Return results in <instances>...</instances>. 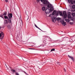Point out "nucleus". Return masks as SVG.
Wrapping results in <instances>:
<instances>
[{
	"instance_id": "1",
	"label": "nucleus",
	"mask_w": 75,
	"mask_h": 75,
	"mask_svg": "<svg viewBox=\"0 0 75 75\" xmlns=\"http://www.w3.org/2000/svg\"><path fill=\"white\" fill-rule=\"evenodd\" d=\"M54 7H52L50 8V9L49 8L47 9L45 11V12L46 13H50V12H52L53 10H54Z\"/></svg>"
},
{
	"instance_id": "2",
	"label": "nucleus",
	"mask_w": 75,
	"mask_h": 75,
	"mask_svg": "<svg viewBox=\"0 0 75 75\" xmlns=\"http://www.w3.org/2000/svg\"><path fill=\"white\" fill-rule=\"evenodd\" d=\"M7 16H8L9 19L10 21H11V18L13 17V14L11 13H8L7 14Z\"/></svg>"
},
{
	"instance_id": "3",
	"label": "nucleus",
	"mask_w": 75,
	"mask_h": 75,
	"mask_svg": "<svg viewBox=\"0 0 75 75\" xmlns=\"http://www.w3.org/2000/svg\"><path fill=\"white\" fill-rule=\"evenodd\" d=\"M41 1L44 4H46V5L49 3L47 0H41Z\"/></svg>"
},
{
	"instance_id": "4",
	"label": "nucleus",
	"mask_w": 75,
	"mask_h": 75,
	"mask_svg": "<svg viewBox=\"0 0 75 75\" xmlns=\"http://www.w3.org/2000/svg\"><path fill=\"white\" fill-rule=\"evenodd\" d=\"M4 18H5V19H7V20L8 21L9 23H11V21L10 19H9V18L8 17V16H4Z\"/></svg>"
},
{
	"instance_id": "5",
	"label": "nucleus",
	"mask_w": 75,
	"mask_h": 75,
	"mask_svg": "<svg viewBox=\"0 0 75 75\" xmlns=\"http://www.w3.org/2000/svg\"><path fill=\"white\" fill-rule=\"evenodd\" d=\"M46 6H47V8H52V7H53L52 4L50 2Z\"/></svg>"
},
{
	"instance_id": "6",
	"label": "nucleus",
	"mask_w": 75,
	"mask_h": 75,
	"mask_svg": "<svg viewBox=\"0 0 75 75\" xmlns=\"http://www.w3.org/2000/svg\"><path fill=\"white\" fill-rule=\"evenodd\" d=\"M63 14L64 16V18H66L67 17V12H66L65 11H64Z\"/></svg>"
},
{
	"instance_id": "7",
	"label": "nucleus",
	"mask_w": 75,
	"mask_h": 75,
	"mask_svg": "<svg viewBox=\"0 0 75 75\" xmlns=\"http://www.w3.org/2000/svg\"><path fill=\"white\" fill-rule=\"evenodd\" d=\"M4 34L3 33L1 32L0 33V38H1V39H3V38H4Z\"/></svg>"
},
{
	"instance_id": "8",
	"label": "nucleus",
	"mask_w": 75,
	"mask_h": 75,
	"mask_svg": "<svg viewBox=\"0 0 75 75\" xmlns=\"http://www.w3.org/2000/svg\"><path fill=\"white\" fill-rule=\"evenodd\" d=\"M68 56L71 59H72V60L74 62V61H75V59L73 57H72L70 56L69 55H68Z\"/></svg>"
},
{
	"instance_id": "9",
	"label": "nucleus",
	"mask_w": 75,
	"mask_h": 75,
	"mask_svg": "<svg viewBox=\"0 0 75 75\" xmlns=\"http://www.w3.org/2000/svg\"><path fill=\"white\" fill-rule=\"evenodd\" d=\"M8 24V21L7 19H6L4 21V24Z\"/></svg>"
},
{
	"instance_id": "10",
	"label": "nucleus",
	"mask_w": 75,
	"mask_h": 75,
	"mask_svg": "<svg viewBox=\"0 0 75 75\" xmlns=\"http://www.w3.org/2000/svg\"><path fill=\"white\" fill-rule=\"evenodd\" d=\"M62 24L63 25L65 26V25H66V22L63 21L62 23Z\"/></svg>"
},
{
	"instance_id": "11",
	"label": "nucleus",
	"mask_w": 75,
	"mask_h": 75,
	"mask_svg": "<svg viewBox=\"0 0 75 75\" xmlns=\"http://www.w3.org/2000/svg\"><path fill=\"white\" fill-rule=\"evenodd\" d=\"M16 39L18 41H19V40H20V38H19V36H17Z\"/></svg>"
},
{
	"instance_id": "12",
	"label": "nucleus",
	"mask_w": 75,
	"mask_h": 75,
	"mask_svg": "<svg viewBox=\"0 0 75 75\" xmlns=\"http://www.w3.org/2000/svg\"><path fill=\"white\" fill-rule=\"evenodd\" d=\"M56 13V11H54L52 12V15H53V16Z\"/></svg>"
},
{
	"instance_id": "13",
	"label": "nucleus",
	"mask_w": 75,
	"mask_h": 75,
	"mask_svg": "<svg viewBox=\"0 0 75 75\" xmlns=\"http://www.w3.org/2000/svg\"><path fill=\"white\" fill-rule=\"evenodd\" d=\"M7 15V12L5 11L4 13V14L3 15V16H6Z\"/></svg>"
},
{
	"instance_id": "14",
	"label": "nucleus",
	"mask_w": 75,
	"mask_h": 75,
	"mask_svg": "<svg viewBox=\"0 0 75 75\" xmlns=\"http://www.w3.org/2000/svg\"><path fill=\"white\" fill-rule=\"evenodd\" d=\"M11 71L13 72V74H14V72H16V70H15L12 69L11 70Z\"/></svg>"
},
{
	"instance_id": "15",
	"label": "nucleus",
	"mask_w": 75,
	"mask_h": 75,
	"mask_svg": "<svg viewBox=\"0 0 75 75\" xmlns=\"http://www.w3.org/2000/svg\"><path fill=\"white\" fill-rule=\"evenodd\" d=\"M68 17L69 19H71V16L70 15H68Z\"/></svg>"
},
{
	"instance_id": "16",
	"label": "nucleus",
	"mask_w": 75,
	"mask_h": 75,
	"mask_svg": "<svg viewBox=\"0 0 75 75\" xmlns=\"http://www.w3.org/2000/svg\"><path fill=\"white\" fill-rule=\"evenodd\" d=\"M42 11H45V7H43L42 8Z\"/></svg>"
},
{
	"instance_id": "17",
	"label": "nucleus",
	"mask_w": 75,
	"mask_h": 75,
	"mask_svg": "<svg viewBox=\"0 0 75 75\" xmlns=\"http://www.w3.org/2000/svg\"><path fill=\"white\" fill-rule=\"evenodd\" d=\"M59 13L60 16H62V12H61L59 11Z\"/></svg>"
},
{
	"instance_id": "18",
	"label": "nucleus",
	"mask_w": 75,
	"mask_h": 75,
	"mask_svg": "<svg viewBox=\"0 0 75 75\" xmlns=\"http://www.w3.org/2000/svg\"><path fill=\"white\" fill-rule=\"evenodd\" d=\"M56 16H58L59 15V13H58V12H56Z\"/></svg>"
},
{
	"instance_id": "19",
	"label": "nucleus",
	"mask_w": 75,
	"mask_h": 75,
	"mask_svg": "<svg viewBox=\"0 0 75 75\" xmlns=\"http://www.w3.org/2000/svg\"><path fill=\"white\" fill-rule=\"evenodd\" d=\"M71 3V4H74V1L71 0V2H70Z\"/></svg>"
},
{
	"instance_id": "20",
	"label": "nucleus",
	"mask_w": 75,
	"mask_h": 75,
	"mask_svg": "<svg viewBox=\"0 0 75 75\" xmlns=\"http://www.w3.org/2000/svg\"><path fill=\"white\" fill-rule=\"evenodd\" d=\"M72 8H73L74 9L75 8V5H73L72 6Z\"/></svg>"
},
{
	"instance_id": "21",
	"label": "nucleus",
	"mask_w": 75,
	"mask_h": 75,
	"mask_svg": "<svg viewBox=\"0 0 75 75\" xmlns=\"http://www.w3.org/2000/svg\"><path fill=\"white\" fill-rule=\"evenodd\" d=\"M67 14H68V16L70 15H71V12H68Z\"/></svg>"
},
{
	"instance_id": "22",
	"label": "nucleus",
	"mask_w": 75,
	"mask_h": 75,
	"mask_svg": "<svg viewBox=\"0 0 75 75\" xmlns=\"http://www.w3.org/2000/svg\"><path fill=\"white\" fill-rule=\"evenodd\" d=\"M66 21H67V22H69V21H70V20H69V19H66Z\"/></svg>"
},
{
	"instance_id": "23",
	"label": "nucleus",
	"mask_w": 75,
	"mask_h": 75,
	"mask_svg": "<svg viewBox=\"0 0 75 75\" xmlns=\"http://www.w3.org/2000/svg\"><path fill=\"white\" fill-rule=\"evenodd\" d=\"M55 51V49H52L51 50V51Z\"/></svg>"
},
{
	"instance_id": "24",
	"label": "nucleus",
	"mask_w": 75,
	"mask_h": 75,
	"mask_svg": "<svg viewBox=\"0 0 75 75\" xmlns=\"http://www.w3.org/2000/svg\"><path fill=\"white\" fill-rule=\"evenodd\" d=\"M7 27L8 28H10V26L9 25H8L7 26Z\"/></svg>"
},
{
	"instance_id": "25",
	"label": "nucleus",
	"mask_w": 75,
	"mask_h": 75,
	"mask_svg": "<svg viewBox=\"0 0 75 75\" xmlns=\"http://www.w3.org/2000/svg\"><path fill=\"white\" fill-rule=\"evenodd\" d=\"M71 1H72V0H68V2L69 3L71 2Z\"/></svg>"
},
{
	"instance_id": "26",
	"label": "nucleus",
	"mask_w": 75,
	"mask_h": 75,
	"mask_svg": "<svg viewBox=\"0 0 75 75\" xmlns=\"http://www.w3.org/2000/svg\"><path fill=\"white\" fill-rule=\"evenodd\" d=\"M57 20H58V21H59V20H60L61 19L60 18H57Z\"/></svg>"
},
{
	"instance_id": "27",
	"label": "nucleus",
	"mask_w": 75,
	"mask_h": 75,
	"mask_svg": "<svg viewBox=\"0 0 75 75\" xmlns=\"http://www.w3.org/2000/svg\"><path fill=\"white\" fill-rule=\"evenodd\" d=\"M3 15H0V17L2 18H4L3 17Z\"/></svg>"
},
{
	"instance_id": "28",
	"label": "nucleus",
	"mask_w": 75,
	"mask_h": 75,
	"mask_svg": "<svg viewBox=\"0 0 75 75\" xmlns=\"http://www.w3.org/2000/svg\"><path fill=\"white\" fill-rule=\"evenodd\" d=\"M15 74L16 75H19V74L18 73L16 72Z\"/></svg>"
},
{
	"instance_id": "29",
	"label": "nucleus",
	"mask_w": 75,
	"mask_h": 75,
	"mask_svg": "<svg viewBox=\"0 0 75 75\" xmlns=\"http://www.w3.org/2000/svg\"><path fill=\"white\" fill-rule=\"evenodd\" d=\"M35 26L36 27V28H38V27L37 26V25L35 24Z\"/></svg>"
},
{
	"instance_id": "30",
	"label": "nucleus",
	"mask_w": 75,
	"mask_h": 75,
	"mask_svg": "<svg viewBox=\"0 0 75 75\" xmlns=\"http://www.w3.org/2000/svg\"><path fill=\"white\" fill-rule=\"evenodd\" d=\"M71 12H74L75 11H74V10H71Z\"/></svg>"
},
{
	"instance_id": "31",
	"label": "nucleus",
	"mask_w": 75,
	"mask_h": 75,
	"mask_svg": "<svg viewBox=\"0 0 75 75\" xmlns=\"http://www.w3.org/2000/svg\"><path fill=\"white\" fill-rule=\"evenodd\" d=\"M24 73H25V74H26V75H28V74H27V73H26V72H25V71H24Z\"/></svg>"
},
{
	"instance_id": "32",
	"label": "nucleus",
	"mask_w": 75,
	"mask_h": 75,
	"mask_svg": "<svg viewBox=\"0 0 75 75\" xmlns=\"http://www.w3.org/2000/svg\"><path fill=\"white\" fill-rule=\"evenodd\" d=\"M69 23L70 24H73V23H72V22H70Z\"/></svg>"
},
{
	"instance_id": "33",
	"label": "nucleus",
	"mask_w": 75,
	"mask_h": 75,
	"mask_svg": "<svg viewBox=\"0 0 75 75\" xmlns=\"http://www.w3.org/2000/svg\"><path fill=\"white\" fill-rule=\"evenodd\" d=\"M5 1H6V2H8V0H5Z\"/></svg>"
},
{
	"instance_id": "34",
	"label": "nucleus",
	"mask_w": 75,
	"mask_h": 75,
	"mask_svg": "<svg viewBox=\"0 0 75 75\" xmlns=\"http://www.w3.org/2000/svg\"><path fill=\"white\" fill-rule=\"evenodd\" d=\"M64 72H66V70L64 68Z\"/></svg>"
},
{
	"instance_id": "35",
	"label": "nucleus",
	"mask_w": 75,
	"mask_h": 75,
	"mask_svg": "<svg viewBox=\"0 0 75 75\" xmlns=\"http://www.w3.org/2000/svg\"><path fill=\"white\" fill-rule=\"evenodd\" d=\"M38 2H39L40 1V0H36Z\"/></svg>"
},
{
	"instance_id": "36",
	"label": "nucleus",
	"mask_w": 75,
	"mask_h": 75,
	"mask_svg": "<svg viewBox=\"0 0 75 75\" xmlns=\"http://www.w3.org/2000/svg\"><path fill=\"white\" fill-rule=\"evenodd\" d=\"M38 28V29H39V30H41L40 29V28Z\"/></svg>"
},
{
	"instance_id": "37",
	"label": "nucleus",
	"mask_w": 75,
	"mask_h": 75,
	"mask_svg": "<svg viewBox=\"0 0 75 75\" xmlns=\"http://www.w3.org/2000/svg\"><path fill=\"white\" fill-rule=\"evenodd\" d=\"M54 18H56V17H55V16H54Z\"/></svg>"
},
{
	"instance_id": "38",
	"label": "nucleus",
	"mask_w": 75,
	"mask_h": 75,
	"mask_svg": "<svg viewBox=\"0 0 75 75\" xmlns=\"http://www.w3.org/2000/svg\"><path fill=\"white\" fill-rule=\"evenodd\" d=\"M59 64H60L59 62L58 63V64H59Z\"/></svg>"
},
{
	"instance_id": "39",
	"label": "nucleus",
	"mask_w": 75,
	"mask_h": 75,
	"mask_svg": "<svg viewBox=\"0 0 75 75\" xmlns=\"http://www.w3.org/2000/svg\"><path fill=\"white\" fill-rule=\"evenodd\" d=\"M28 18L27 20H28Z\"/></svg>"
},
{
	"instance_id": "40",
	"label": "nucleus",
	"mask_w": 75,
	"mask_h": 75,
	"mask_svg": "<svg viewBox=\"0 0 75 75\" xmlns=\"http://www.w3.org/2000/svg\"><path fill=\"white\" fill-rule=\"evenodd\" d=\"M52 21L53 22H54V20H52Z\"/></svg>"
},
{
	"instance_id": "41",
	"label": "nucleus",
	"mask_w": 75,
	"mask_h": 75,
	"mask_svg": "<svg viewBox=\"0 0 75 75\" xmlns=\"http://www.w3.org/2000/svg\"><path fill=\"white\" fill-rule=\"evenodd\" d=\"M74 3H75V1H74Z\"/></svg>"
},
{
	"instance_id": "42",
	"label": "nucleus",
	"mask_w": 75,
	"mask_h": 75,
	"mask_svg": "<svg viewBox=\"0 0 75 75\" xmlns=\"http://www.w3.org/2000/svg\"><path fill=\"white\" fill-rule=\"evenodd\" d=\"M1 29V27H0V30Z\"/></svg>"
},
{
	"instance_id": "43",
	"label": "nucleus",
	"mask_w": 75,
	"mask_h": 75,
	"mask_svg": "<svg viewBox=\"0 0 75 75\" xmlns=\"http://www.w3.org/2000/svg\"><path fill=\"white\" fill-rule=\"evenodd\" d=\"M30 49L31 50V49H32V48H31Z\"/></svg>"
}]
</instances>
